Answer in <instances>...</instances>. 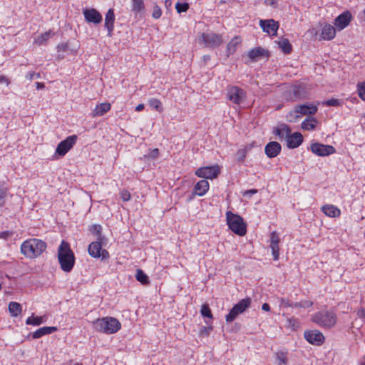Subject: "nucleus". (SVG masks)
<instances>
[{"label": "nucleus", "mask_w": 365, "mask_h": 365, "mask_svg": "<svg viewBox=\"0 0 365 365\" xmlns=\"http://www.w3.org/2000/svg\"><path fill=\"white\" fill-rule=\"evenodd\" d=\"M58 259L61 269L70 272L75 264V256L69 244L63 240L58 249Z\"/></svg>", "instance_id": "1"}, {"label": "nucleus", "mask_w": 365, "mask_h": 365, "mask_svg": "<svg viewBox=\"0 0 365 365\" xmlns=\"http://www.w3.org/2000/svg\"><path fill=\"white\" fill-rule=\"evenodd\" d=\"M46 247L44 241L31 238L21 244V252L26 258L34 259L40 256L46 250Z\"/></svg>", "instance_id": "2"}, {"label": "nucleus", "mask_w": 365, "mask_h": 365, "mask_svg": "<svg viewBox=\"0 0 365 365\" xmlns=\"http://www.w3.org/2000/svg\"><path fill=\"white\" fill-rule=\"evenodd\" d=\"M93 325L96 331L107 334L116 333L121 328L120 322L111 317L97 319L93 322Z\"/></svg>", "instance_id": "3"}, {"label": "nucleus", "mask_w": 365, "mask_h": 365, "mask_svg": "<svg viewBox=\"0 0 365 365\" xmlns=\"http://www.w3.org/2000/svg\"><path fill=\"white\" fill-rule=\"evenodd\" d=\"M318 108L314 104L305 103L297 105L287 115V120L290 123H296L304 115H312L317 112Z\"/></svg>", "instance_id": "4"}, {"label": "nucleus", "mask_w": 365, "mask_h": 365, "mask_svg": "<svg viewBox=\"0 0 365 365\" xmlns=\"http://www.w3.org/2000/svg\"><path fill=\"white\" fill-rule=\"evenodd\" d=\"M312 319L313 322L325 329L334 327L337 322L336 314L332 310L319 311Z\"/></svg>", "instance_id": "5"}, {"label": "nucleus", "mask_w": 365, "mask_h": 365, "mask_svg": "<svg viewBox=\"0 0 365 365\" xmlns=\"http://www.w3.org/2000/svg\"><path fill=\"white\" fill-rule=\"evenodd\" d=\"M227 223L229 228L236 235L244 236L247 233V225L238 215L229 211L226 213Z\"/></svg>", "instance_id": "6"}, {"label": "nucleus", "mask_w": 365, "mask_h": 365, "mask_svg": "<svg viewBox=\"0 0 365 365\" xmlns=\"http://www.w3.org/2000/svg\"><path fill=\"white\" fill-rule=\"evenodd\" d=\"M307 97L306 88L302 85H294L285 92V98L290 101H300L307 98Z\"/></svg>", "instance_id": "7"}, {"label": "nucleus", "mask_w": 365, "mask_h": 365, "mask_svg": "<svg viewBox=\"0 0 365 365\" xmlns=\"http://www.w3.org/2000/svg\"><path fill=\"white\" fill-rule=\"evenodd\" d=\"M251 304L250 298L242 299L237 304H236L230 310L228 314L226 315L227 322H231L236 319L240 314L243 313Z\"/></svg>", "instance_id": "8"}, {"label": "nucleus", "mask_w": 365, "mask_h": 365, "mask_svg": "<svg viewBox=\"0 0 365 365\" xmlns=\"http://www.w3.org/2000/svg\"><path fill=\"white\" fill-rule=\"evenodd\" d=\"M247 97L246 92L237 87L230 86L227 90V98L235 104H240L245 101Z\"/></svg>", "instance_id": "9"}, {"label": "nucleus", "mask_w": 365, "mask_h": 365, "mask_svg": "<svg viewBox=\"0 0 365 365\" xmlns=\"http://www.w3.org/2000/svg\"><path fill=\"white\" fill-rule=\"evenodd\" d=\"M201 40L205 46L212 48L218 47L223 41L221 35L213 32L202 33L201 34Z\"/></svg>", "instance_id": "10"}, {"label": "nucleus", "mask_w": 365, "mask_h": 365, "mask_svg": "<svg viewBox=\"0 0 365 365\" xmlns=\"http://www.w3.org/2000/svg\"><path fill=\"white\" fill-rule=\"evenodd\" d=\"M220 167L217 165L199 168L195 171V175L205 179H214L220 174Z\"/></svg>", "instance_id": "11"}, {"label": "nucleus", "mask_w": 365, "mask_h": 365, "mask_svg": "<svg viewBox=\"0 0 365 365\" xmlns=\"http://www.w3.org/2000/svg\"><path fill=\"white\" fill-rule=\"evenodd\" d=\"M77 138V135H73L61 141L57 145L56 153L61 157L64 156L76 143Z\"/></svg>", "instance_id": "12"}, {"label": "nucleus", "mask_w": 365, "mask_h": 365, "mask_svg": "<svg viewBox=\"0 0 365 365\" xmlns=\"http://www.w3.org/2000/svg\"><path fill=\"white\" fill-rule=\"evenodd\" d=\"M311 151L318 156H328L336 153V149L332 145L314 143L310 147Z\"/></svg>", "instance_id": "13"}, {"label": "nucleus", "mask_w": 365, "mask_h": 365, "mask_svg": "<svg viewBox=\"0 0 365 365\" xmlns=\"http://www.w3.org/2000/svg\"><path fill=\"white\" fill-rule=\"evenodd\" d=\"M305 339L310 344L314 345H321L324 341L323 334L318 330L305 331L304 334Z\"/></svg>", "instance_id": "14"}, {"label": "nucleus", "mask_w": 365, "mask_h": 365, "mask_svg": "<svg viewBox=\"0 0 365 365\" xmlns=\"http://www.w3.org/2000/svg\"><path fill=\"white\" fill-rule=\"evenodd\" d=\"M259 26L262 31L270 36H276L279 29V24L274 19L260 20Z\"/></svg>", "instance_id": "15"}, {"label": "nucleus", "mask_w": 365, "mask_h": 365, "mask_svg": "<svg viewBox=\"0 0 365 365\" xmlns=\"http://www.w3.org/2000/svg\"><path fill=\"white\" fill-rule=\"evenodd\" d=\"M83 14L88 23L97 24L102 21V15L95 9H86L83 11Z\"/></svg>", "instance_id": "16"}, {"label": "nucleus", "mask_w": 365, "mask_h": 365, "mask_svg": "<svg viewBox=\"0 0 365 365\" xmlns=\"http://www.w3.org/2000/svg\"><path fill=\"white\" fill-rule=\"evenodd\" d=\"M101 250L102 245L99 240L97 242H91L88 248L89 255L94 258H98L101 257V255H102L103 258H104L106 255H108V252L106 250H103L102 253H101Z\"/></svg>", "instance_id": "17"}, {"label": "nucleus", "mask_w": 365, "mask_h": 365, "mask_svg": "<svg viewBox=\"0 0 365 365\" xmlns=\"http://www.w3.org/2000/svg\"><path fill=\"white\" fill-rule=\"evenodd\" d=\"M282 150L281 145L276 141H271L268 143L264 148V153L269 158L277 156Z\"/></svg>", "instance_id": "18"}, {"label": "nucleus", "mask_w": 365, "mask_h": 365, "mask_svg": "<svg viewBox=\"0 0 365 365\" xmlns=\"http://www.w3.org/2000/svg\"><path fill=\"white\" fill-rule=\"evenodd\" d=\"M351 19V14L345 11L336 17L334 25L339 30H342L349 25Z\"/></svg>", "instance_id": "19"}, {"label": "nucleus", "mask_w": 365, "mask_h": 365, "mask_svg": "<svg viewBox=\"0 0 365 365\" xmlns=\"http://www.w3.org/2000/svg\"><path fill=\"white\" fill-rule=\"evenodd\" d=\"M248 56L252 61H257L263 58L268 57L269 53L263 48L257 47L249 51Z\"/></svg>", "instance_id": "20"}, {"label": "nucleus", "mask_w": 365, "mask_h": 365, "mask_svg": "<svg viewBox=\"0 0 365 365\" xmlns=\"http://www.w3.org/2000/svg\"><path fill=\"white\" fill-rule=\"evenodd\" d=\"M114 22H115L114 11H113V9H110L106 14L105 24H104L105 28H106L108 30V36L109 37L112 36V34H113V29H114Z\"/></svg>", "instance_id": "21"}, {"label": "nucleus", "mask_w": 365, "mask_h": 365, "mask_svg": "<svg viewBox=\"0 0 365 365\" xmlns=\"http://www.w3.org/2000/svg\"><path fill=\"white\" fill-rule=\"evenodd\" d=\"M303 142V136L300 133H294L291 134L286 140L287 146L293 149L299 147Z\"/></svg>", "instance_id": "22"}, {"label": "nucleus", "mask_w": 365, "mask_h": 365, "mask_svg": "<svg viewBox=\"0 0 365 365\" xmlns=\"http://www.w3.org/2000/svg\"><path fill=\"white\" fill-rule=\"evenodd\" d=\"M274 133L278 136L279 139L280 140H287V138L291 135V129L290 128L284 124L282 123L279 125L274 131Z\"/></svg>", "instance_id": "23"}, {"label": "nucleus", "mask_w": 365, "mask_h": 365, "mask_svg": "<svg viewBox=\"0 0 365 365\" xmlns=\"http://www.w3.org/2000/svg\"><path fill=\"white\" fill-rule=\"evenodd\" d=\"M111 106L109 103H102L96 106L92 112L93 117L101 116L110 110Z\"/></svg>", "instance_id": "24"}, {"label": "nucleus", "mask_w": 365, "mask_h": 365, "mask_svg": "<svg viewBox=\"0 0 365 365\" xmlns=\"http://www.w3.org/2000/svg\"><path fill=\"white\" fill-rule=\"evenodd\" d=\"M209 189V182L207 180H201L195 185L194 192L195 194L202 196L205 195Z\"/></svg>", "instance_id": "25"}, {"label": "nucleus", "mask_w": 365, "mask_h": 365, "mask_svg": "<svg viewBox=\"0 0 365 365\" xmlns=\"http://www.w3.org/2000/svg\"><path fill=\"white\" fill-rule=\"evenodd\" d=\"M336 35V29L330 25H325L322 31L321 37L324 40H331Z\"/></svg>", "instance_id": "26"}, {"label": "nucleus", "mask_w": 365, "mask_h": 365, "mask_svg": "<svg viewBox=\"0 0 365 365\" xmlns=\"http://www.w3.org/2000/svg\"><path fill=\"white\" fill-rule=\"evenodd\" d=\"M317 120L314 117H307L302 123V128L305 130H312L315 129Z\"/></svg>", "instance_id": "27"}, {"label": "nucleus", "mask_w": 365, "mask_h": 365, "mask_svg": "<svg viewBox=\"0 0 365 365\" xmlns=\"http://www.w3.org/2000/svg\"><path fill=\"white\" fill-rule=\"evenodd\" d=\"M57 328L55 327H44L38 329L33 334L34 339H38L43 335L49 334L56 331Z\"/></svg>", "instance_id": "28"}, {"label": "nucleus", "mask_w": 365, "mask_h": 365, "mask_svg": "<svg viewBox=\"0 0 365 365\" xmlns=\"http://www.w3.org/2000/svg\"><path fill=\"white\" fill-rule=\"evenodd\" d=\"M241 43V39L238 36L233 38L227 45V56L232 54L237 49V47Z\"/></svg>", "instance_id": "29"}, {"label": "nucleus", "mask_w": 365, "mask_h": 365, "mask_svg": "<svg viewBox=\"0 0 365 365\" xmlns=\"http://www.w3.org/2000/svg\"><path fill=\"white\" fill-rule=\"evenodd\" d=\"M321 210L330 217H338L341 214V211L337 207H321Z\"/></svg>", "instance_id": "30"}, {"label": "nucleus", "mask_w": 365, "mask_h": 365, "mask_svg": "<svg viewBox=\"0 0 365 365\" xmlns=\"http://www.w3.org/2000/svg\"><path fill=\"white\" fill-rule=\"evenodd\" d=\"M132 11L135 14H140L145 10L143 0H132L131 3Z\"/></svg>", "instance_id": "31"}, {"label": "nucleus", "mask_w": 365, "mask_h": 365, "mask_svg": "<svg viewBox=\"0 0 365 365\" xmlns=\"http://www.w3.org/2000/svg\"><path fill=\"white\" fill-rule=\"evenodd\" d=\"M54 35V33L51 30H49L44 34L38 36L35 40L34 43L41 45L46 43L51 36Z\"/></svg>", "instance_id": "32"}, {"label": "nucleus", "mask_w": 365, "mask_h": 365, "mask_svg": "<svg viewBox=\"0 0 365 365\" xmlns=\"http://www.w3.org/2000/svg\"><path fill=\"white\" fill-rule=\"evenodd\" d=\"M279 47L285 54H289L292 51V46L287 38H282L278 42Z\"/></svg>", "instance_id": "33"}, {"label": "nucleus", "mask_w": 365, "mask_h": 365, "mask_svg": "<svg viewBox=\"0 0 365 365\" xmlns=\"http://www.w3.org/2000/svg\"><path fill=\"white\" fill-rule=\"evenodd\" d=\"M9 311L13 317H18L22 311L21 305L15 302H11L9 304Z\"/></svg>", "instance_id": "34"}, {"label": "nucleus", "mask_w": 365, "mask_h": 365, "mask_svg": "<svg viewBox=\"0 0 365 365\" xmlns=\"http://www.w3.org/2000/svg\"><path fill=\"white\" fill-rule=\"evenodd\" d=\"M43 322V317H35L34 314H32L31 317L27 318L26 321V324L28 325H34L38 326Z\"/></svg>", "instance_id": "35"}, {"label": "nucleus", "mask_w": 365, "mask_h": 365, "mask_svg": "<svg viewBox=\"0 0 365 365\" xmlns=\"http://www.w3.org/2000/svg\"><path fill=\"white\" fill-rule=\"evenodd\" d=\"M135 277L143 284H148L150 282L148 275L141 269H137Z\"/></svg>", "instance_id": "36"}, {"label": "nucleus", "mask_w": 365, "mask_h": 365, "mask_svg": "<svg viewBox=\"0 0 365 365\" xmlns=\"http://www.w3.org/2000/svg\"><path fill=\"white\" fill-rule=\"evenodd\" d=\"M276 358L278 365H287L288 363L287 353L284 351H278L276 353Z\"/></svg>", "instance_id": "37"}, {"label": "nucleus", "mask_w": 365, "mask_h": 365, "mask_svg": "<svg viewBox=\"0 0 365 365\" xmlns=\"http://www.w3.org/2000/svg\"><path fill=\"white\" fill-rule=\"evenodd\" d=\"M56 48H57V52L58 53V58H60V59H63L65 57V56L63 54H61V52L62 53H68V51H70L68 43H64L58 45Z\"/></svg>", "instance_id": "38"}, {"label": "nucleus", "mask_w": 365, "mask_h": 365, "mask_svg": "<svg viewBox=\"0 0 365 365\" xmlns=\"http://www.w3.org/2000/svg\"><path fill=\"white\" fill-rule=\"evenodd\" d=\"M148 104L150 107L155 108L158 111H162L163 110V106L162 103L160 100L152 98L148 101Z\"/></svg>", "instance_id": "39"}, {"label": "nucleus", "mask_w": 365, "mask_h": 365, "mask_svg": "<svg viewBox=\"0 0 365 365\" xmlns=\"http://www.w3.org/2000/svg\"><path fill=\"white\" fill-rule=\"evenodd\" d=\"M269 247L272 250V254L273 255L274 260H278L279 257V243L270 244Z\"/></svg>", "instance_id": "40"}, {"label": "nucleus", "mask_w": 365, "mask_h": 365, "mask_svg": "<svg viewBox=\"0 0 365 365\" xmlns=\"http://www.w3.org/2000/svg\"><path fill=\"white\" fill-rule=\"evenodd\" d=\"M90 231L98 236V240L99 241H101L102 240V236H101V226L99 225H93L91 229H90Z\"/></svg>", "instance_id": "41"}, {"label": "nucleus", "mask_w": 365, "mask_h": 365, "mask_svg": "<svg viewBox=\"0 0 365 365\" xmlns=\"http://www.w3.org/2000/svg\"><path fill=\"white\" fill-rule=\"evenodd\" d=\"M357 92L359 96L365 101V81L357 84Z\"/></svg>", "instance_id": "42"}, {"label": "nucleus", "mask_w": 365, "mask_h": 365, "mask_svg": "<svg viewBox=\"0 0 365 365\" xmlns=\"http://www.w3.org/2000/svg\"><path fill=\"white\" fill-rule=\"evenodd\" d=\"M175 9L177 10V12L180 14V13H182V12H186L188 9H189V4L188 3H180V2H178L176 4H175Z\"/></svg>", "instance_id": "43"}, {"label": "nucleus", "mask_w": 365, "mask_h": 365, "mask_svg": "<svg viewBox=\"0 0 365 365\" xmlns=\"http://www.w3.org/2000/svg\"><path fill=\"white\" fill-rule=\"evenodd\" d=\"M200 312H201V314L205 317H207L210 319L212 318V314L211 310L209 308V306L207 304H203L202 306Z\"/></svg>", "instance_id": "44"}, {"label": "nucleus", "mask_w": 365, "mask_h": 365, "mask_svg": "<svg viewBox=\"0 0 365 365\" xmlns=\"http://www.w3.org/2000/svg\"><path fill=\"white\" fill-rule=\"evenodd\" d=\"M8 196V190L6 187H0V205H4L6 201L5 199Z\"/></svg>", "instance_id": "45"}, {"label": "nucleus", "mask_w": 365, "mask_h": 365, "mask_svg": "<svg viewBox=\"0 0 365 365\" xmlns=\"http://www.w3.org/2000/svg\"><path fill=\"white\" fill-rule=\"evenodd\" d=\"M159 155V150L158 148H155L149 150L148 154L145 155V158L148 159H155Z\"/></svg>", "instance_id": "46"}, {"label": "nucleus", "mask_w": 365, "mask_h": 365, "mask_svg": "<svg viewBox=\"0 0 365 365\" xmlns=\"http://www.w3.org/2000/svg\"><path fill=\"white\" fill-rule=\"evenodd\" d=\"M161 15H162L161 9L160 8V6H158V5L155 4L153 7L152 17L155 19H158L161 16Z\"/></svg>", "instance_id": "47"}, {"label": "nucleus", "mask_w": 365, "mask_h": 365, "mask_svg": "<svg viewBox=\"0 0 365 365\" xmlns=\"http://www.w3.org/2000/svg\"><path fill=\"white\" fill-rule=\"evenodd\" d=\"M288 327H290L292 329H295L298 327L299 323L297 319L294 318H289L287 320Z\"/></svg>", "instance_id": "48"}, {"label": "nucleus", "mask_w": 365, "mask_h": 365, "mask_svg": "<svg viewBox=\"0 0 365 365\" xmlns=\"http://www.w3.org/2000/svg\"><path fill=\"white\" fill-rule=\"evenodd\" d=\"M41 75L39 73H36L34 71H29L26 75V78L30 81H31L34 78H40Z\"/></svg>", "instance_id": "49"}, {"label": "nucleus", "mask_w": 365, "mask_h": 365, "mask_svg": "<svg viewBox=\"0 0 365 365\" xmlns=\"http://www.w3.org/2000/svg\"><path fill=\"white\" fill-rule=\"evenodd\" d=\"M312 304H313V303L311 301H304V302H301L299 303L294 304V307L307 308V307H312Z\"/></svg>", "instance_id": "50"}, {"label": "nucleus", "mask_w": 365, "mask_h": 365, "mask_svg": "<svg viewBox=\"0 0 365 365\" xmlns=\"http://www.w3.org/2000/svg\"><path fill=\"white\" fill-rule=\"evenodd\" d=\"M212 330V327H204L200 330L199 334L202 336H207Z\"/></svg>", "instance_id": "51"}, {"label": "nucleus", "mask_w": 365, "mask_h": 365, "mask_svg": "<svg viewBox=\"0 0 365 365\" xmlns=\"http://www.w3.org/2000/svg\"><path fill=\"white\" fill-rule=\"evenodd\" d=\"M324 104L327 106H338L340 102L338 99L331 98L325 101Z\"/></svg>", "instance_id": "52"}, {"label": "nucleus", "mask_w": 365, "mask_h": 365, "mask_svg": "<svg viewBox=\"0 0 365 365\" xmlns=\"http://www.w3.org/2000/svg\"><path fill=\"white\" fill-rule=\"evenodd\" d=\"M279 242V238L277 233L274 231L270 234V244H275Z\"/></svg>", "instance_id": "53"}, {"label": "nucleus", "mask_w": 365, "mask_h": 365, "mask_svg": "<svg viewBox=\"0 0 365 365\" xmlns=\"http://www.w3.org/2000/svg\"><path fill=\"white\" fill-rule=\"evenodd\" d=\"M120 198L123 200V201L126 202L130 200V194L128 190H123L120 192Z\"/></svg>", "instance_id": "54"}, {"label": "nucleus", "mask_w": 365, "mask_h": 365, "mask_svg": "<svg viewBox=\"0 0 365 365\" xmlns=\"http://www.w3.org/2000/svg\"><path fill=\"white\" fill-rule=\"evenodd\" d=\"M280 305L283 307H294V304H290L289 299L286 298H281Z\"/></svg>", "instance_id": "55"}, {"label": "nucleus", "mask_w": 365, "mask_h": 365, "mask_svg": "<svg viewBox=\"0 0 365 365\" xmlns=\"http://www.w3.org/2000/svg\"><path fill=\"white\" fill-rule=\"evenodd\" d=\"M12 235V232L9 231H4L0 232V238L6 240L8 237Z\"/></svg>", "instance_id": "56"}, {"label": "nucleus", "mask_w": 365, "mask_h": 365, "mask_svg": "<svg viewBox=\"0 0 365 365\" xmlns=\"http://www.w3.org/2000/svg\"><path fill=\"white\" fill-rule=\"evenodd\" d=\"M10 83L11 81L9 78L5 76H0V83H5L8 86Z\"/></svg>", "instance_id": "57"}, {"label": "nucleus", "mask_w": 365, "mask_h": 365, "mask_svg": "<svg viewBox=\"0 0 365 365\" xmlns=\"http://www.w3.org/2000/svg\"><path fill=\"white\" fill-rule=\"evenodd\" d=\"M356 315L358 317L361 319L365 318V309L364 308H360L356 312Z\"/></svg>", "instance_id": "58"}, {"label": "nucleus", "mask_w": 365, "mask_h": 365, "mask_svg": "<svg viewBox=\"0 0 365 365\" xmlns=\"http://www.w3.org/2000/svg\"><path fill=\"white\" fill-rule=\"evenodd\" d=\"M257 190L255 189L247 190L246 192H244V197H250L252 194L257 193Z\"/></svg>", "instance_id": "59"}, {"label": "nucleus", "mask_w": 365, "mask_h": 365, "mask_svg": "<svg viewBox=\"0 0 365 365\" xmlns=\"http://www.w3.org/2000/svg\"><path fill=\"white\" fill-rule=\"evenodd\" d=\"M238 161H243L244 158H245V152L244 150H240L238 151Z\"/></svg>", "instance_id": "60"}, {"label": "nucleus", "mask_w": 365, "mask_h": 365, "mask_svg": "<svg viewBox=\"0 0 365 365\" xmlns=\"http://www.w3.org/2000/svg\"><path fill=\"white\" fill-rule=\"evenodd\" d=\"M264 2L266 5H270L273 7H275L277 6V2L275 0H265Z\"/></svg>", "instance_id": "61"}, {"label": "nucleus", "mask_w": 365, "mask_h": 365, "mask_svg": "<svg viewBox=\"0 0 365 365\" xmlns=\"http://www.w3.org/2000/svg\"><path fill=\"white\" fill-rule=\"evenodd\" d=\"M164 4H165V6L166 7V9H168L172 6V1L171 0H165Z\"/></svg>", "instance_id": "62"}, {"label": "nucleus", "mask_w": 365, "mask_h": 365, "mask_svg": "<svg viewBox=\"0 0 365 365\" xmlns=\"http://www.w3.org/2000/svg\"><path fill=\"white\" fill-rule=\"evenodd\" d=\"M262 309L264 310V311H266V312H268L269 311L270 309V307H269V305L267 303H264L262 304Z\"/></svg>", "instance_id": "63"}, {"label": "nucleus", "mask_w": 365, "mask_h": 365, "mask_svg": "<svg viewBox=\"0 0 365 365\" xmlns=\"http://www.w3.org/2000/svg\"><path fill=\"white\" fill-rule=\"evenodd\" d=\"M36 87L38 90L39 89H41V88H44V84L43 83H40V82H36Z\"/></svg>", "instance_id": "64"}]
</instances>
